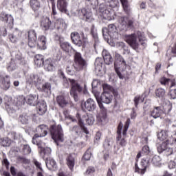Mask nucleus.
I'll return each instance as SVG.
<instances>
[{
	"label": "nucleus",
	"instance_id": "nucleus-1",
	"mask_svg": "<svg viewBox=\"0 0 176 176\" xmlns=\"http://www.w3.org/2000/svg\"><path fill=\"white\" fill-rule=\"evenodd\" d=\"M103 90L104 91L100 98L99 96L100 94H94V96L102 112V115L104 118H107V109L104 107L102 102L104 104H111L112 100H113L112 94H113V96H118V90L114 89L112 86L108 84H103Z\"/></svg>",
	"mask_w": 176,
	"mask_h": 176
},
{
	"label": "nucleus",
	"instance_id": "nucleus-2",
	"mask_svg": "<svg viewBox=\"0 0 176 176\" xmlns=\"http://www.w3.org/2000/svg\"><path fill=\"white\" fill-rule=\"evenodd\" d=\"M74 70L69 66L66 68V72L68 75H75L76 72L80 71H86L87 69V62L82 57V54L79 52H76L74 54Z\"/></svg>",
	"mask_w": 176,
	"mask_h": 176
},
{
	"label": "nucleus",
	"instance_id": "nucleus-3",
	"mask_svg": "<svg viewBox=\"0 0 176 176\" xmlns=\"http://www.w3.org/2000/svg\"><path fill=\"white\" fill-rule=\"evenodd\" d=\"M50 132L52 140H54L56 145H58L59 142H64V132L61 125H52L50 128Z\"/></svg>",
	"mask_w": 176,
	"mask_h": 176
},
{
	"label": "nucleus",
	"instance_id": "nucleus-4",
	"mask_svg": "<svg viewBox=\"0 0 176 176\" xmlns=\"http://www.w3.org/2000/svg\"><path fill=\"white\" fill-rule=\"evenodd\" d=\"M102 32L104 39L107 42H108L109 36L111 39H116L118 38V29H116V26L113 24L109 25L108 28H103Z\"/></svg>",
	"mask_w": 176,
	"mask_h": 176
},
{
	"label": "nucleus",
	"instance_id": "nucleus-5",
	"mask_svg": "<svg viewBox=\"0 0 176 176\" xmlns=\"http://www.w3.org/2000/svg\"><path fill=\"white\" fill-rule=\"evenodd\" d=\"M70 96L73 97L76 102L79 101V94L82 93L83 88L76 80H70Z\"/></svg>",
	"mask_w": 176,
	"mask_h": 176
},
{
	"label": "nucleus",
	"instance_id": "nucleus-6",
	"mask_svg": "<svg viewBox=\"0 0 176 176\" xmlns=\"http://www.w3.org/2000/svg\"><path fill=\"white\" fill-rule=\"evenodd\" d=\"M137 36L139 38L140 42L144 41L143 34L141 32H138L137 34H132L126 36V41L129 43L131 47L133 48L134 50L138 49V43L137 42Z\"/></svg>",
	"mask_w": 176,
	"mask_h": 176
},
{
	"label": "nucleus",
	"instance_id": "nucleus-7",
	"mask_svg": "<svg viewBox=\"0 0 176 176\" xmlns=\"http://www.w3.org/2000/svg\"><path fill=\"white\" fill-rule=\"evenodd\" d=\"M114 58H115V61H114L115 71L118 78H120V79H123V76L122 75V73L120 72V71H119V69H120L121 65H124V67H126V65H127V64L126 63V60H124V58H123V56H122V55H120L118 52L114 53Z\"/></svg>",
	"mask_w": 176,
	"mask_h": 176
},
{
	"label": "nucleus",
	"instance_id": "nucleus-8",
	"mask_svg": "<svg viewBox=\"0 0 176 176\" xmlns=\"http://www.w3.org/2000/svg\"><path fill=\"white\" fill-rule=\"evenodd\" d=\"M47 130H49V127L47 125L41 124L38 126L36 129V133L32 138V144L39 145L40 142L38 141V138L46 137L47 135Z\"/></svg>",
	"mask_w": 176,
	"mask_h": 176
},
{
	"label": "nucleus",
	"instance_id": "nucleus-9",
	"mask_svg": "<svg viewBox=\"0 0 176 176\" xmlns=\"http://www.w3.org/2000/svg\"><path fill=\"white\" fill-rule=\"evenodd\" d=\"M71 39L72 43L78 47H83L86 43H88L87 37L85 36V34L82 33V38L79 33L74 32L71 34Z\"/></svg>",
	"mask_w": 176,
	"mask_h": 176
},
{
	"label": "nucleus",
	"instance_id": "nucleus-10",
	"mask_svg": "<svg viewBox=\"0 0 176 176\" xmlns=\"http://www.w3.org/2000/svg\"><path fill=\"white\" fill-rule=\"evenodd\" d=\"M76 118L78 121L79 126L75 125L74 126L71 127L69 129L70 131H74L76 135H79V133L82 130L83 133H85V134H89V130H87V128L85 126V123L83 122V120H82V118H80V114H79V113H76Z\"/></svg>",
	"mask_w": 176,
	"mask_h": 176
},
{
	"label": "nucleus",
	"instance_id": "nucleus-11",
	"mask_svg": "<svg viewBox=\"0 0 176 176\" xmlns=\"http://www.w3.org/2000/svg\"><path fill=\"white\" fill-rule=\"evenodd\" d=\"M120 30H121V31H127L129 28L133 30V28L135 27V20L134 19H129V18L126 16H122L120 19Z\"/></svg>",
	"mask_w": 176,
	"mask_h": 176
},
{
	"label": "nucleus",
	"instance_id": "nucleus-12",
	"mask_svg": "<svg viewBox=\"0 0 176 176\" xmlns=\"http://www.w3.org/2000/svg\"><path fill=\"white\" fill-rule=\"evenodd\" d=\"M0 20L1 21L7 23L8 27L10 28V30L13 28V26L14 25V19H13V16H12V14L2 12L0 14Z\"/></svg>",
	"mask_w": 176,
	"mask_h": 176
},
{
	"label": "nucleus",
	"instance_id": "nucleus-13",
	"mask_svg": "<svg viewBox=\"0 0 176 176\" xmlns=\"http://www.w3.org/2000/svg\"><path fill=\"white\" fill-rule=\"evenodd\" d=\"M157 152L159 153H164L166 156L173 155V148L168 145V141L166 140L157 146Z\"/></svg>",
	"mask_w": 176,
	"mask_h": 176
},
{
	"label": "nucleus",
	"instance_id": "nucleus-14",
	"mask_svg": "<svg viewBox=\"0 0 176 176\" xmlns=\"http://www.w3.org/2000/svg\"><path fill=\"white\" fill-rule=\"evenodd\" d=\"M149 160L142 159L140 162V166L138 167V164L135 163V173H139V174H145L146 169L149 167Z\"/></svg>",
	"mask_w": 176,
	"mask_h": 176
},
{
	"label": "nucleus",
	"instance_id": "nucleus-15",
	"mask_svg": "<svg viewBox=\"0 0 176 176\" xmlns=\"http://www.w3.org/2000/svg\"><path fill=\"white\" fill-rule=\"evenodd\" d=\"M82 108H85L88 112H93L97 108L96 101L91 98L87 99L84 103L81 104Z\"/></svg>",
	"mask_w": 176,
	"mask_h": 176
},
{
	"label": "nucleus",
	"instance_id": "nucleus-16",
	"mask_svg": "<svg viewBox=\"0 0 176 176\" xmlns=\"http://www.w3.org/2000/svg\"><path fill=\"white\" fill-rule=\"evenodd\" d=\"M28 46L33 48L36 47V32L34 30H30L28 32Z\"/></svg>",
	"mask_w": 176,
	"mask_h": 176
},
{
	"label": "nucleus",
	"instance_id": "nucleus-17",
	"mask_svg": "<svg viewBox=\"0 0 176 176\" xmlns=\"http://www.w3.org/2000/svg\"><path fill=\"white\" fill-rule=\"evenodd\" d=\"M123 129V124L122 122H120L118 130H117V142L118 144L120 145L122 148L126 146L127 145V142H126V140L124 138L122 139V129Z\"/></svg>",
	"mask_w": 176,
	"mask_h": 176
},
{
	"label": "nucleus",
	"instance_id": "nucleus-18",
	"mask_svg": "<svg viewBox=\"0 0 176 176\" xmlns=\"http://www.w3.org/2000/svg\"><path fill=\"white\" fill-rule=\"evenodd\" d=\"M43 67L45 71H54L56 69V61L50 58H47L44 61Z\"/></svg>",
	"mask_w": 176,
	"mask_h": 176
},
{
	"label": "nucleus",
	"instance_id": "nucleus-19",
	"mask_svg": "<svg viewBox=\"0 0 176 176\" xmlns=\"http://www.w3.org/2000/svg\"><path fill=\"white\" fill-rule=\"evenodd\" d=\"M56 6L59 12L68 14V10L67 9L68 6V1H67V0H58Z\"/></svg>",
	"mask_w": 176,
	"mask_h": 176
},
{
	"label": "nucleus",
	"instance_id": "nucleus-20",
	"mask_svg": "<svg viewBox=\"0 0 176 176\" xmlns=\"http://www.w3.org/2000/svg\"><path fill=\"white\" fill-rule=\"evenodd\" d=\"M38 96L36 95H28L25 98L24 100L25 101L26 104L28 105H31L32 107H35L38 102Z\"/></svg>",
	"mask_w": 176,
	"mask_h": 176
},
{
	"label": "nucleus",
	"instance_id": "nucleus-21",
	"mask_svg": "<svg viewBox=\"0 0 176 176\" xmlns=\"http://www.w3.org/2000/svg\"><path fill=\"white\" fill-rule=\"evenodd\" d=\"M36 105L37 113L40 116H43L47 111V106L46 105V102L41 100L38 101Z\"/></svg>",
	"mask_w": 176,
	"mask_h": 176
},
{
	"label": "nucleus",
	"instance_id": "nucleus-22",
	"mask_svg": "<svg viewBox=\"0 0 176 176\" xmlns=\"http://www.w3.org/2000/svg\"><path fill=\"white\" fill-rule=\"evenodd\" d=\"M58 75L59 78L62 79L63 86H65V87H66L67 89L69 87V83H71V80H75V79L67 78V76H65V74H64V72H63V70L61 69H59L58 71Z\"/></svg>",
	"mask_w": 176,
	"mask_h": 176
},
{
	"label": "nucleus",
	"instance_id": "nucleus-23",
	"mask_svg": "<svg viewBox=\"0 0 176 176\" xmlns=\"http://www.w3.org/2000/svg\"><path fill=\"white\" fill-rule=\"evenodd\" d=\"M45 164L47 168L51 171H56L57 170V162L52 158H47Z\"/></svg>",
	"mask_w": 176,
	"mask_h": 176
},
{
	"label": "nucleus",
	"instance_id": "nucleus-24",
	"mask_svg": "<svg viewBox=\"0 0 176 176\" xmlns=\"http://www.w3.org/2000/svg\"><path fill=\"white\" fill-rule=\"evenodd\" d=\"M102 56L107 65H111V64L113 63V58H112V56H111V54H109L106 50H103L102 52Z\"/></svg>",
	"mask_w": 176,
	"mask_h": 176
},
{
	"label": "nucleus",
	"instance_id": "nucleus-25",
	"mask_svg": "<svg viewBox=\"0 0 176 176\" xmlns=\"http://www.w3.org/2000/svg\"><path fill=\"white\" fill-rule=\"evenodd\" d=\"M36 46L40 50H45L46 49V37L45 36H40L36 43Z\"/></svg>",
	"mask_w": 176,
	"mask_h": 176
},
{
	"label": "nucleus",
	"instance_id": "nucleus-26",
	"mask_svg": "<svg viewBox=\"0 0 176 176\" xmlns=\"http://www.w3.org/2000/svg\"><path fill=\"white\" fill-rule=\"evenodd\" d=\"M81 16H83V19L87 21L88 23H90L93 21V14L91 12L86 10L85 8H82L81 10Z\"/></svg>",
	"mask_w": 176,
	"mask_h": 176
},
{
	"label": "nucleus",
	"instance_id": "nucleus-27",
	"mask_svg": "<svg viewBox=\"0 0 176 176\" xmlns=\"http://www.w3.org/2000/svg\"><path fill=\"white\" fill-rule=\"evenodd\" d=\"M38 146V153L42 156L43 157H45V156H49L50 153H52V148L50 147L43 148L42 147L41 144V142H39V145H37Z\"/></svg>",
	"mask_w": 176,
	"mask_h": 176
},
{
	"label": "nucleus",
	"instance_id": "nucleus-28",
	"mask_svg": "<svg viewBox=\"0 0 176 176\" xmlns=\"http://www.w3.org/2000/svg\"><path fill=\"white\" fill-rule=\"evenodd\" d=\"M41 26L44 31H47V30H50V27H52V21L47 17L43 18L41 22Z\"/></svg>",
	"mask_w": 176,
	"mask_h": 176
},
{
	"label": "nucleus",
	"instance_id": "nucleus-29",
	"mask_svg": "<svg viewBox=\"0 0 176 176\" xmlns=\"http://www.w3.org/2000/svg\"><path fill=\"white\" fill-rule=\"evenodd\" d=\"M66 164L68 166V168H69V170H71V171H72V170H74V167H75V157H74L73 154H69L67 157Z\"/></svg>",
	"mask_w": 176,
	"mask_h": 176
},
{
	"label": "nucleus",
	"instance_id": "nucleus-30",
	"mask_svg": "<svg viewBox=\"0 0 176 176\" xmlns=\"http://www.w3.org/2000/svg\"><path fill=\"white\" fill-rule=\"evenodd\" d=\"M163 113H164V111H163V107H157L151 111V116L153 117L154 119H157V118H160Z\"/></svg>",
	"mask_w": 176,
	"mask_h": 176
},
{
	"label": "nucleus",
	"instance_id": "nucleus-31",
	"mask_svg": "<svg viewBox=\"0 0 176 176\" xmlns=\"http://www.w3.org/2000/svg\"><path fill=\"white\" fill-rule=\"evenodd\" d=\"M1 80L5 90H8L10 87V79L7 75H0Z\"/></svg>",
	"mask_w": 176,
	"mask_h": 176
},
{
	"label": "nucleus",
	"instance_id": "nucleus-32",
	"mask_svg": "<svg viewBox=\"0 0 176 176\" xmlns=\"http://www.w3.org/2000/svg\"><path fill=\"white\" fill-rule=\"evenodd\" d=\"M90 34L93 37V39L95 41V43L94 46V48L96 49V46L98 45L99 40H98V33H97V29H96V27L94 26V25H92L91 28Z\"/></svg>",
	"mask_w": 176,
	"mask_h": 176
},
{
	"label": "nucleus",
	"instance_id": "nucleus-33",
	"mask_svg": "<svg viewBox=\"0 0 176 176\" xmlns=\"http://www.w3.org/2000/svg\"><path fill=\"white\" fill-rule=\"evenodd\" d=\"M59 42H60V46L63 50L65 52H69L71 49H72V47L71 46V44L67 41H63L62 38H59Z\"/></svg>",
	"mask_w": 176,
	"mask_h": 176
},
{
	"label": "nucleus",
	"instance_id": "nucleus-34",
	"mask_svg": "<svg viewBox=\"0 0 176 176\" xmlns=\"http://www.w3.org/2000/svg\"><path fill=\"white\" fill-rule=\"evenodd\" d=\"M44 58L43 55L37 54L34 56V64L37 65V67H41L44 65L45 61L43 60Z\"/></svg>",
	"mask_w": 176,
	"mask_h": 176
},
{
	"label": "nucleus",
	"instance_id": "nucleus-35",
	"mask_svg": "<svg viewBox=\"0 0 176 176\" xmlns=\"http://www.w3.org/2000/svg\"><path fill=\"white\" fill-rule=\"evenodd\" d=\"M120 2L122 5L124 12H125L126 14H130V13H131V8H130V4H129V0H120Z\"/></svg>",
	"mask_w": 176,
	"mask_h": 176
},
{
	"label": "nucleus",
	"instance_id": "nucleus-36",
	"mask_svg": "<svg viewBox=\"0 0 176 176\" xmlns=\"http://www.w3.org/2000/svg\"><path fill=\"white\" fill-rule=\"evenodd\" d=\"M40 91L45 94H50L52 91V85L50 82H45L43 85L42 88H40Z\"/></svg>",
	"mask_w": 176,
	"mask_h": 176
},
{
	"label": "nucleus",
	"instance_id": "nucleus-37",
	"mask_svg": "<svg viewBox=\"0 0 176 176\" xmlns=\"http://www.w3.org/2000/svg\"><path fill=\"white\" fill-rule=\"evenodd\" d=\"M95 71L96 72L102 71V59L100 58H97L95 60Z\"/></svg>",
	"mask_w": 176,
	"mask_h": 176
},
{
	"label": "nucleus",
	"instance_id": "nucleus-38",
	"mask_svg": "<svg viewBox=\"0 0 176 176\" xmlns=\"http://www.w3.org/2000/svg\"><path fill=\"white\" fill-rule=\"evenodd\" d=\"M30 3L34 12H36L41 8V3L38 0H30Z\"/></svg>",
	"mask_w": 176,
	"mask_h": 176
},
{
	"label": "nucleus",
	"instance_id": "nucleus-39",
	"mask_svg": "<svg viewBox=\"0 0 176 176\" xmlns=\"http://www.w3.org/2000/svg\"><path fill=\"white\" fill-rule=\"evenodd\" d=\"M56 101L59 107H61V108H64V107H65V105L68 104V102L65 100L63 96H58L56 98Z\"/></svg>",
	"mask_w": 176,
	"mask_h": 176
},
{
	"label": "nucleus",
	"instance_id": "nucleus-40",
	"mask_svg": "<svg viewBox=\"0 0 176 176\" xmlns=\"http://www.w3.org/2000/svg\"><path fill=\"white\" fill-rule=\"evenodd\" d=\"M155 96L159 98H164V96H166V90L163 88H158L155 91Z\"/></svg>",
	"mask_w": 176,
	"mask_h": 176
},
{
	"label": "nucleus",
	"instance_id": "nucleus-41",
	"mask_svg": "<svg viewBox=\"0 0 176 176\" xmlns=\"http://www.w3.org/2000/svg\"><path fill=\"white\" fill-rule=\"evenodd\" d=\"M36 79V76L35 74H30L26 76V82L29 85H34L35 80Z\"/></svg>",
	"mask_w": 176,
	"mask_h": 176
},
{
	"label": "nucleus",
	"instance_id": "nucleus-42",
	"mask_svg": "<svg viewBox=\"0 0 176 176\" xmlns=\"http://www.w3.org/2000/svg\"><path fill=\"white\" fill-rule=\"evenodd\" d=\"M85 118H87V119H85L87 124H89V126H91L92 124H94V117L92 116H87V115H84L82 116V119H85Z\"/></svg>",
	"mask_w": 176,
	"mask_h": 176
},
{
	"label": "nucleus",
	"instance_id": "nucleus-43",
	"mask_svg": "<svg viewBox=\"0 0 176 176\" xmlns=\"http://www.w3.org/2000/svg\"><path fill=\"white\" fill-rule=\"evenodd\" d=\"M170 80L171 79L167 78L166 77H162L160 78V82L162 86H165V87H168V85L170 83Z\"/></svg>",
	"mask_w": 176,
	"mask_h": 176
},
{
	"label": "nucleus",
	"instance_id": "nucleus-44",
	"mask_svg": "<svg viewBox=\"0 0 176 176\" xmlns=\"http://www.w3.org/2000/svg\"><path fill=\"white\" fill-rule=\"evenodd\" d=\"M52 13L51 14V17L53 20L58 18V14L57 13V10H56V4H52Z\"/></svg>",
	"mask_w": 176,
	"mask_h": 176
},
{
	"label": "nucleus",
	"instance_id": "nucleus-45",
	"mask_svg": "<svg viewBox=\"0 0 176 176\" xmlns=\"http://www.w3.org/2000/svg\"><path fill=\"white\" fill-rule=\"evenodd\" d=\"M105 3H109V4H107V6L109 5V6H110V8H116V6H118L119 5V1L118 0H108V1H107V2H105Z\"/></svg>",
	"mask_w": 176,
	"mask_h": 176
},
{
	"label": "nucleus",
	"instance_id": "nucleus-46",
	"mask_svg": "<svg viewBox=\"0 0 176 176\" xmlns=\"http://www.w3.org/2000/svg\"><path fill=\"white\" fill-rule=\"evenodd\" d=\"M12 140L9 138H3L1 141V145L3 146H10Z\"/></svg>",
	"mask_w": 176,
	"mask_h": 176
},
{
	"label": "nucleus",
	"instance_id": "nucleus-47",
	"mask_svg": "<svg viewBox=\"0 0 176 176\" xmlns=\"http://www.w3.org/2000/svg\"><path fill=\"white\" fill-rule=\"evenodd\" d=\"M172 109H173L172 104H166L164 107H162V111L164 113H170Z\"/></svg>",
	"mask_w": 176,
	"mask_h": 176
},
{
	"label": "nucleus",
	"instance_id": "nucleus-48",
	"mask_svg": "<svg viewBox=\"0 0 176 176\" xmlns=\"http://www.w3.org/2000/svg\"><path fill=\"white\" fill-rule=\"evenodd\" d=\"M94 173H96V168L93 166H89L84 173V175H93Z\"/></svg>",
	"mask_w": 176,
	"mask_h": 176
},
{
	"label": "nucleus",
	"instance_id": "nucleus-49",
	"mask_svg": "<svg viewBox=\"0 0 176 176\" xmlns=\"http://www.w3.org/2000/svg\"><path fill=\"white\" fill-rule=\"evenodd\" d=\"M23 155H30L32 152L31 147L28 144L23 145Z\"/></svg>",
	"mask_w": 176,
	"mask_h": 176
},
{
	"label": "nucleus",
	"instance_id": "nucleus-50",
	"mask_svg": "<svg viewBox=\"0 0 176 176\" xmlns=\"http://www.w3.org/2000/svg\"><path fill=\"white\" fill-rule=\"evenodd\" d=\"M33 163L34 166H36V169L37 172L43 170V168H42V164L39 162L38 160H34Z\"/></svg>",
	"mask_w": 176,
	"mask_h": 176
},
{
	"label": "nucleus",
	"instance_id": "nucleus-51",
	"mask_svg": "<svg viewBox=\"0 0 176 176\" xmlns=\"http://www.w3.org/2000/svg\"><path fill=\"white\" fill-rule=\"evenodd\" d=\"M144 97L142 96H135V98H134V102H135V107H138V104L140 102H144Z\"/></svg>",
	"mask_w": 176,
	"mask_h": 176
},
{
	"label": "nucleus",
	"instance_id": "nucleus-52",
	"mask_svg": "<svg viewBox=\"0 0 176 176\" xmlns=\"http://www.w3.org/2000/svg\"><path fill=\"white\" fill-rule=\"evenodd\" d=\"M157 137L160 141H164L167 138V133H166V131H162L158 133Z\"/></svg>",
	"mask_w": 176,
	"mask_h": 176
},
{
	"label": "nucleus",
	"instance_id": "nucleus-53",
	"mask_svg": "<svg viewBox=\"0 0 176 176\" xmlns=\"http://www.w3.org/2000/svg\"><path fill=\"white\" fill-rule=\"evenodd\" d=\"M91 157V153L90 152V148H89L83 155V159L85 160H90Z\"/></svg>",
	"mask_w": 176,
	"mask_h": 176
},
{
	"label": "nucleus",
	"instance_id": "nucleus-54",
	"mask_svg": "<svg viewBox=\"0 0 176 176\" xmlns=\"http://www.w3.org/2000/svg\"><path fill=\"white\" fill-rule=\"evenodd\" d=\"M152 162H153L154 166H159V164H160V157L155 156L152 159Z\"/></svg>",
	"mask_w": 176,
	"mask_h": 176
},
{
	"label": "nucleus",
	"instance_id": "nucleus-55",
	"mask_svg": "<svg viewBox=\"0 0 176 176\" xmlns=\"http://www.w3.org/2000/svg\"><path fill=\"white\" fill-rule=\"evenodd\" d=\"M169 96L172 100H176V88L169 91Z\"/></svg>",
	"mask_w": 176,
	"mask_h": 176
},
{
	"label": "nucleus",
	"instance_id": "nucleus-56",
	"mask_svg": "<svg viewBox=\"0 0 176 176\" xmlns=\"http://www.w3.org/2000/svg\"><path fill=\"white\" fill-rule=\"evenodd\" d=\"M102 16H103L104 19H108L109 17H111V10L108 8L105 10V11L102 13Z\"/></svg>",
	"mask_w": 176,
	"mask_h": 176
},
{
	"label": "nucleus",
	"instance_id": "nucleus-57",
	"mask_svg": "<svg viewBox=\"0 0 176 176\" xmlns=\"http://www.w3.org/2000/svg\"><path fill=\"white\" fill-rule=\"evenodd\" d=\"M42 80L41 78H39V77H38V76H36V79L34 80V85H36V87H37V89H39L38 86L42 85Z\"/></svg>",
	"mask_w": 176,
	"mask_h": 176
},
{
	"label": "nucleus",
	"instance_id": "nucleus-58",
	"mask_svg": "<svg viewBox=\"0 0 176 176\" xmlns=\"http://www.w3.org/2000/svg\"><path fill=\"white\" fill-rule=\"evenodd\" d=\"M107 9H108V8L107 7V6H105V4H104V3H102L99 6V10H98L99 13H101V14H102Z\"/></svg>",
	"mask_w": 176,
	"mask_h": 176
},
{
	"label": "nucleus",
	"instance_id": "nucleus-59",
	"mask_svg": "<svg viewBox=\"0 0 176 176\" xmlns=\"http://www.w3.org/2000/svg\"><path fill=\"white\" fill-rule=\"evenodd\" d=\"M0 35H2L3 36H6V35H8V31L5 26L0 27Z\"/></svg>",
	"mask_w": 176,
	"mask_h": 176
},
{
	"label": "nucleus",
	"instance_id": "nucleus-60",
	"mask_svg": "<svg viewBox=\"0 0 176 176\" xmlns=\"http://www.w3.org/2000/svg\"><path fill=\"white\" fill-rule=\"evenodd\" d=\"M56 24H58L60 25V27H61V25H63V24H65V21H64V19H61V18H57L54 19Z\"/></svg>",
	"mask_w": 176,
	"mask_h": 176
},
{
	"label": "nucleus",
	"instance_id": "nucleus-61",
	"mask_svg": "<svg viewBox=\"0 0 176 176\" xmlns=\"http://www.w3.org/2000/svg\"><path fill=\"white\" fill-rule=\"evenodd\" d=\"M9 39L12 43H15L19 38H17V36L14 35V33H13L12 34H9Z\"/></svg>",
	"mask_w": 176,
	"mask_h": 176
},
{
	"label": "nucleus",
	"instance_id": "nucleus-62",
	"mask_svg": "<svg viewBox=\"0 0 176 176\" xmlns=\"http://www.w3.org/2000/svg\"><path fill=\"white\" fill-rule=\"evenodd\" d=\"M17 68V67L16 66V63L11 62L9 65V66L8 67V71H14V69H16Z\"/></svg>",
	"mask_w": 176,
	"mask_h": 176
},
{
	"label": "nucleus",
	"instance_id": "nucleus-63",
	"mask_svg": "<svg viewBox=\"0 0 176 176\" xmlns=\"http://www.w3.org/2000/svg\"><path fill=\"white\" fill-rule=\"evenodd\" d=\"M171 53V54H176V43L171 47V49L168 50L166 54Z\"/></svg>",
	"mask_w": 176,
	"mask_h": 176
},
{
	"label": "nucleus",
	"instance_id": "nucleus-64",
	"mask_svg": "<svg viewBox=\"0 0 176 176\" xmlns=\"http://www.w3.org/2000/svg\"><path fill=\"white\" fill-rule=\"evenodd\" d=\"M37 176H50V175L46 173V172L43 169L37 172Z\"/></svg>",
	"mask_w": 176,
	"mask_h": 176
}]
</instances>
